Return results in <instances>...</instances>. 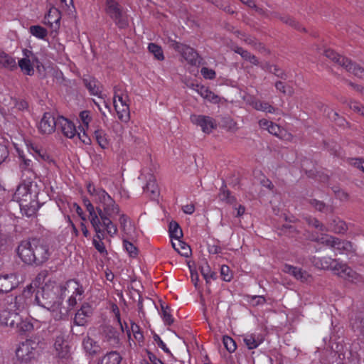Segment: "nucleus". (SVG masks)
<instances>
[{"label": "nucleus", "instance_id": "obj_1", "mask_svg": "<svg viewBox=\"0 0 364 364\" xmlns=\"http://www.w3.org/2000/svg\"><path fill=\"white\" fill-rule=\"evenodd\" d=\"M87 189L94 201L99 204V228H105L106 233L111 237L117 233V227L113 222L115 217L120 213V208L115 200L102 188H96L93 184L88 183Z\"/></svg>", "mask_w": 364, "mask_h": 364}, {"label": "nucleus", "instance_id": "obj_2", "mask_svg": "<svg viewBox=\"0 0 364 364\" xmlns=\"http://www.w3.org/2000/svg\"><path fill=\"white\" fill-rule=\"evenodd\" d=\"M63 291V286L49 281L35 295L36 303L50 311L56 320L62 319L68 313V310L62 306Z\"/></svg>", "mask_w": 364, "mask_h": 364}, {"label": "nucleus", "instance_id": "obj_3", "mask_svg": "<svg viewBox=\"0 0 364 364\" xmlns=\"http://www.w3.org/2000/svg\"><path fill=\"white\" fill-rule=\"evenodd\" d=\"M41 279L40 276L37 277L33 283L26 287L21 294L12 299L10 302H8L6 305L9 307V309L14 312L18 313V315H21L27 306V299H29L35 291V287L41 282Z\"/></svg>", "mask_w": 364, "mask_h": 364}, {"label": "nucleus", "instance_id": "obj_4", "mask_svg": "<svg viewBox=\"0 0 364 364\" xmlns=\"http://www.w3.org/2000/svg\"><path fill=\"white\" fill-rule=\"evenodd\" d=\"M105 12L119 28H127L129 21L117 0H105Z\"/></svg>", "mask_w": 364, "mask_h": 364}, {"label": "nucleus", "instance_id": "obj_5", "mask_svg": "<svg viewBox=\"0 0 364 364\" xmlns=\"http://www.w3.org/2000/svg\"><path fill=\"white\" fill-rule=\"evenodd\" d=\"M129 97L127 93L118 87H114V107L119 119L127 122L130 118Z\"/></svg>", "mask_w": 364, "mask_h": 364}, {"label": "nucleus", "instance_id": "obj_6", "mask_svg": "<svg viewBox=\"0 0 364 364\" xmlns=\"http://www.w3.org/2000/svg\"><path fill=\"white\" fill-rule=\"evenodd\" d=\"M16 356L23 362H29L35 359L39 353L38 343L33 340H26L16 349Z\"/></svg>", "mask_w": 364, "mask_h": 364}, {"label": "nucleus", "instance_id": "obj_7", "mask_svg": "<svg viewBox=\"0 0 364 364\" xmlns=\"http://www.w3.org/2000/svg\"><path fill=\"white\" fill-rule=\"evenodd\" d=\"M63 295H65L66 291L72 294L68 301L70 308L74 307L77 301L82 299L84 292L82 287L76 280H70L66 282L65 286H63Z\"/></svg>", "mask_w": 364, "mask_h": 364}, {"label": "nucleus", "instance_id": "obj_8", "mask_svg": "<svg viewBox=\"0 0 364 364\" xmlns=\"http://www.w3.org/2000/svg\"><path fill=\"white\" fill-rule=\"evenodd\" d=\"M38 63V60L36 55L30 50L24 49L23 50V58H21L18 65L21 70L27 75H33L34 73L33 67Z\"/></svg>", "mask_w": 364, "mask_h": 364}, {"label": "nucleus", "instance_id": "obj_9", "mask_svg": "<svg viewBox=\"0 0 364 364\" xmlns=\"http://www.w3.org/2000/svg\"><path fill=\"white\" fill-rule=\"evenodd\" d=\"M31 198V193L28 186L25 183L19 185L14 195V200L19 203L22 213L27 216H31L33 213V210L32 213H29L25 209L26 204H24V203L28 202Z\"/></svg>", "mask_w": 364, "mask_h": 364}, {"label": "nucleus", "instance_id": "obj_10", "mask_svg": "<svg viewBox=\"0 0 364 364\" xmlns=\"http://www.w3.org/2000/svg\"><path fill=\"white\" fill-rule=\"evenodd\" d=\"M17 254L23 262L27 264H34V250L33 239L22 241L17 248Z\"/></svg>", "mask_w": 364, "mask_h": 364}, {"label": "nucleus", "instance_id": "obj_11", "mask_svg": "<svg viewBox=\"0 0 364 364\" xmlns=\"http://www.w3.org/2000/svg\"><path fill=\"white\" fill-rule=\"evenodd\" d=\"M318 240L323 244L331 246L339 254L350 252L352 250V244L350 242L341 241L330 235L322 236Z\"/></svg>", "mask_w": 364, "mask_h": 364}, {"label": "nucleus", "instance_id": "obj_12", "mask_svg": "<svg viewBox=\"0 0 364 364\" xmlns=\"http://www.w3.org/2000/svg\"><path fill=\"white\" fill-rule=\"evenodd\" d=\"M333 272L338 277L352 283L361 282V277L346 264L338 262L336 266L334 267Z\"/></svg>", "mask_w": 364, "mask_h": 364}, {"label": "nucleus", "instance_id": "obj_13", "mask_svg": "<svg viewBox=\"0 0 364 364\" xmlns=\"http://www.w3.org/2000/svg\"><path fill=\"white\" fill-rule=\"evenodd\" d=\"M34 250V264H41L46 262L50 256L48 246L39 239H33Z\"/></svg>", "mask_w": 364, "mask_h": 364}, {"label": "nucleus", "instance_id": "obj_14", "mask_svg": "<svg viewBox=\"0 0 364 364\" xmlns=\"http://www.w3.org/2000/svg\"><path fill=\"white\" fill-rule=\"evenodd\" d=\"M58 126V117L56 119L50 112H46L43 115L38 125V131L43 134H50L54 132Z\"/></svg>", "mask_w": 364, "mask_h": 364}, {"label": "nucleus", "instance_id": "obj_15", "mask_svg": "<svg viewBox=\"0 0 364 364\" xmlns=\"http://www.w3.org/2000/svg\"><path fill=\"white\" fill-rule=\"evenodd\" d=\"M190 119L193 124L199 126L202 131L207 134L216 128L215 120L209 116L191 114Z\"/></svg>", "mask_w": 364, "mask_h": 364}, {"label": "nucleus", "instance_id": "obj_16", "mask_svg": "<svg viewBox=\"0 0 364 364\" xmlns=\"http://www.w3.org/2000/svg\"><path fill=\"white\" fill-rule=\"evenodd\" d=\"M102 341L112 348H118L120 346V333L110 326H106L102 330Z\"/></svg>", "mask_w": 364, "mask_h": 364}, {"label": "nucleus", "instance_id": "obj_17", "mask_svg": "<svg viewBox=\"0 0 364 364\" xmlns=\"http://www.w3.org/2000/svg\"><path fill=\"white\" fill-rule=\"evenodd\" d=\"M19 321L18 313L9 309L6 305L0 306V326L13 328L14 323Z\"/></svg>", "mask_w": 364, "mask_h": 364}, {"label": "nucleus", "instance_id": "obj_18", "mask_svg": "<svg viewBox=\"0 0 364 364\" xmlns=\"http://www.w3.org/2000/svg\"><path fill=\"white\" fill-rule=\"evenodd\" d=\"M18 284L16 274L0 275V293H6L14 289Z\"/></svg>", "mask_w": 364, "mask_h": 364}, {"label": "nucleus", "instance_id": "obj_19", "mask_svg": "<svg viewBox=\"0 0 364 364\" xmlns=\"http://www.w3.org/2000/svg\"><path fill=\"white\" fill-rule=\"evenodd\" d=\"M323 54L325 56L337 65L343 67L347 71H350L353 67V63L348 58H344L335 53L333 50L326 49L324 50Z\"/></svg>", "mask_w": 364, "mask_h": 364}, {"label": "nucleus", "instance_id": "obj_20", "mask_svg": "<svg viewBox=\"0 0 364 364\" xmlns=\"http://www.w3.org/2000/svg\"><path fill=\"white\" fill-rule=\"evenodd\" d=\"M87 211L89 213V220L90 222L97 234V236L100 239L102 238V230L99 228L100 225L99 220V213L97 210V207L95 208L94 205L92 203H87V206L86 207Z\"/></svg>", "mask_w": 364, "mask_h": 364}, {"label": "nucleus", "instance_id": "obj_21", "mask_svg": "<svg viewBox=\"0 0 364 364\" xmlns=\"http://www.w3.org/2000/svg\"><path fill=\"white\" fill-rule=\"evenodd\" d=\"M176 48L188 63L196 65L198 62V55L193 48L178 43L176 44Z\"/></svg>", "mask_w": 364, "mask_h": 364}, {"label": "nucleus", "instance_id": "obj_22", "mask_svg": "<svg viewBox=\"0 0 364 364\" xmlns=\"http://www.w3.org/2000/svg\"><path fill=\"white\" fill-rule=\"evenodd\" d=\"M93 309L88 304H84L80 309L75 314L74 323L77 326H84L87 322L89 317L92 316Z\"/></svg>", "mask_w": 364, "mask_h": 364}, {"label": "nucleus", "instance_id": "obj_23", "mask_svg": "<svg viewBox=\"0 0 364 364\" xmlns=\"http://www.w3.org/2000/svg\"><path fill=\"white\" fill-rule=\"evenodd\" d=\"M58 126L66 137L73 139L76 136L77 131L75 126L68 119L63 117H58Z\"/></svg>", "mask_w": 364, "mask_h": 364}, {"label": "nucleus", "instance_id": "obj_24", "mask_svg": "<svg viewBox=\"0 0 364 364\" xmlns=\"http://www.w3.org/2000/svg\"><path fill=\"white\" fill-rule=\"evenodd\" d=\"M56 355L60 358H66L69 355L70 350L67 342L61 336H57L54 343Z\"/></svg>", "mask_w": 364, "mask_h": 364}, {"label": "nucleus", "instance_id": "obj_25", "mask_svg": "<svg viewBox=\"0 0 364 364\" xmlns=\"http://www.w3.org/2000/svg\"><path fill=\"white\" fill-rule=\"evenodd\" d=\"M0 68L14 70L17 68V63L14 57L0 50Z\"/></svg>", "mask_w": 364, "mask_h": 364}, {"label": "nucleus", "instance_id": "obj_26", "mask_svg": "<svg viewBox=\"0 0 364 364\" xmlns=\"http://www.w3.org/2000/svg\"><path fill=\"white\" fill-rule=\"evenodd\" d=\"M283 271L285 273L292 275L296 279H299L301 282L306 281L309 277V274L301 268L294 267L290 264H285L283 267Z\"/></svg>", "mask_w": 364, "mask_h": 364}, {"label": "nucleus", "instance_id": "obj_27", "mask_svg": "<svg viewBox=\"0 0 364 364\" xmlns=\"http://www.w3.org/2000/svg\"><path fill=\"white\" fill-rule=\"evenodd\" d=\"M13 329L20 334L31 331L33 328V325L28 318H23L21 315H19V321L15 322Z\"/></svg>", "mask_w": 364, "mask_h": 364}, {"label": "nucleus", "instance_id": "obj_28", "mask_svg": "<svg viewBox=\"0 0 364 364\" xmlns=\"http://www.w3.org/2000/svg\"><path fill=\"white\" fill-rule=\"evenodd\" d=\"M83 83L90 95L102 98L100 83L95 78L91 77H85L83 78Z\"/></svg>", "mask_w": 364, "mask_h": 364}, {"label": "nucleus", "instance_id": "obj_29", "mask_svg": "<svg viewBox=\"0 0 364 364\" xmlns=\"http://www.w3.org/2000/svg\"><path fill=\"white\" fill-rule=\"evenodd\" d=\"M144 191L152 199H155L158 197L159 194V190L156 183V178L154 176H150L146 182V186L144 187Z\"/></svg>", "mask_w": 364, "mask_h": 364}, {"label": "nucleus", "instance_id": "obj_30", "mask_svg": "<svg viewBox=\"0 0 364 364\" xmlns=\"http://www.w3.org/2000/svg\"><path fill=\"white\" fill-rule=\"evenodd\" d=\"M173 249L181 256L188 257L191 254V250L189 245L181 240V239L172 241Z\"/></svg>", "mask_w": 364, "mask_h": 364}, {"label": "nucleus", "instance_id": "obj_31", "mask_svg": "<svg viewBox=\"0 0 364 364\" xmlns=\"http://www.w3.org/2000/svg\"><path fill=\"white\" fill-rule=\"evenodd\" d=\"M328 231L335 233H344L348 228L346 223L338 218L333 219L327 227Z\"/></svg>", "mask_w": 364, "mask_h": 364}, {"label": "nucleus", "instance_id": "obj_32", "mask_svg": "<svg viewBox=\"0 0 364 364\" xmlns=\"http://www.w3.org/2000/svg\"><path fill=\"white\" fill-rule=\"evenodd\" d=\"M338 262L331 257H323L315 261V265L320 269H331L333 272L334 267Z\"/></svg>", "mask_w": 364, "mask_h": 364}, {"label": "nucleus", "instance_id": "obj_33", "mask_svg": "<svg viewBox=\"0 0 364 364\" xmlns=\"http://www.w3.org/2000/svg\"><path fill=\"white\" fill-rule=\"evenodd\" d=\"M122 357L117 351H112L105 355L99 364H119Z\"/></svg>", "mask_w": 364, "mask_h": 364}, {"label": "nucleus", "instance_id": "obj_34", "mask_svg": "<svg viewBox=\"0 0 364 364\" xmlns=\"http://www.w3.org/2000/svg\"><path fill=\"white\" fill-rule=\"evenodd\" d=\"M244 343L248 349L252 350L257 348L262 342V338L255 334H248L244 337Z\"/></svg>", "mask_w": 364, "mask_h": 364}, {"label": "nucleus", "instance_id": "obj_35", "mask_svg": "<svg viewBox=\"0 0 364 364\" xmlns=\"http://www.w3.org/2000/svg\"><path fill=\"white\" fill-rule=\"evenodd\" d=\"M243 4H246L250 8L254 9L259 14L264 16V17L269 18L270 16H273L274 17H277V14L276 13H272L268 11H266L262 8L257 6L254 0H240Z\"/></svg>", "mask_w": 364, "mask_h": 364}, {"label": "nucleus", "instance_id": "obj_36", "mask_svg": "<svg viewBox=\"0 0 364 364\" xmlns=\"http://www.w3.org/2000/svg\"><path fill=\"white\" fill-rule=\"evenodd\" d=\"M84 349L89 354H95L99 350V346L97 343L91 338L86 337L83 340Z\"/></svg>", "mask_w": 364, "mask_h": 364}, {"label": "nucleus", "instance_id": "obj_37", "mask_svg": "<svg viewBox=\"0 0 364 364\" xmlns=\"http://www.w3.org/2000/svg\"><path fill=\"white\" fill-rule=\"evenodd\" d=\"M30 33L36 38L44 40L48 36V31L43 26L35 25L29 28Z\"/></svg>", "mask_w": 364, "mask_h": 364}, {"label": "nucleus", "instance_id": "obj_38", "mask_svg": "<svg viewBox=\"0 0 364 364\" xmlns=\"http://www.w3.org/2000/svg\"><path fill=\"white\" fill-rule=\"evenodd\" d=\"M80 128L82 129H89V124L91 122L92 118L89 111L85 110L80 112Z\"/></svg>", "mask_w": 364, "mask_h": 364}, {"label": "nucleus", "instance_id": "obj_39", "mask_svg": "<svg viewBox=\"0 0 364 364\" xmlns=\"http://www.w3.org/2000/svg\"><path fill=\"white\" fill-rule=\"evenodd\" d=\"M169 235L174 240L181 239L183 237V232L176 222H171L169 224Z\"/></svg>", "mask_w": 364, "mask_h": 364}, {"label": "nucleus", "instance_id": "obj_40", "mask_svg": "<svg viewBox=\"0 0 364 364\" xmlns=\"http://www.w3.org/2000/svg\"><path fill=\"white\" fill-rule=\"evenodd\" d=\"M252 106L257 110L267 112L269 113H274L276 111V109L269 103L259 100L253 102Z\"/></svg>", "mask_w": 364, "mask_h": 364}, {"label": "nucleus", "instance_id": "obj_41", "mask_svg": "<svg viewBox=\"0 0 364 364\" xmlns=\"http://www.w3.org/2000/svg\"><path fill=\"white\" fill-rule=\"evenodd\" d=\"M94 134L97 143L102 149L108 146L109 142L103 130L97 129L94 132Z\"/></svg>", "mask_w": 364, "mask_h": 364}, {"label": "nucleus", "instance_id": "obj_42", "mask_svg": "<svg viewBox=\"0 0 364 364\" xmlns=\"http://www.w3.org/2000/svg\"><path fill=\"white\" fill-rule=\"evenodd\" d=\"M148 49L158 60H163L164 59L163 50L161 46L151 43L149 44Z\"/></svg>", "mask_w": 364, "mask_h": 364}, {"label": "nucleus", "instance_id": "obj_43", "mask_svg": "<svg viewBox=\"0 0 364 364\" xmlns=\"http://www.w3.org/2000/svg\"><path fill=\"white\" fill-rule=\"evenodd\" d=\"M101 230H102V236L103 237L102 238H99L97 236V234L95 233V237L96 238H94L93 239V241H92V243H93V245L95 246V247L96 248V250L100 252V253H104V252H106V249H105V246L102 242V240L105 239V233H106V231L105 230V228H101Z\"/></svg>", "mask_w": 364, "mask_h": 364}, {"label": "nucleus", "instance_id": "obj_44", "mask_svg": "<svg viewBox=\"0 0 364 364\" xmlns=\"http://www.w3.org/2000/svg\"><path fill=\"white\" fill-rule=\"evenodd\" d=\"M200 273L207 282H209V279H214L215 276V273L211 271L210 266L206 262L200 266Z\"/></svg>", "mask_w": 364, "mask_h": 364}, {"label": "nucleus", "instance_id": "obj_45", "mask_svg": "<svg viewBox=\"0 0 364 364\" xmlns=\"http://www.w3.org/2000/svg\"><path fill=\"white\" fill-rule=\"evenodd\" d=\"M218 197L220 200L227 203H232L235 200V198L230 195V191L226 189L225 186L220 188Z\"/></svg>", "mask_w": 364, "mask_h": 364}, {"label": "nucleus", "instance_id": "obj_46", "mask_svg": "<svg viewBox=\"0 0 364 364\" xmlns=\"http://www.w3.org/2000/svg\"><path fill=\"white\" fill-rule=\"evenodd\" d=\"M223 343L227 350L229 351L230 353L234 352L237 348V346L235 341L228 336H223Z\"/></svg>", "mask_w": 364, "mask_h": 364}, {"label": "nucleus", "instance_id": "obj_47", "mask_svg": "<svg viewBox=\"0 0 364 364\" xmlns=\"http://www.w3.org/2000/svg\"><path fill=\"white\" fill-rule=\"evenodd\" d=\"M241 40L245 41L247 44L251 45L255 48H263V46L261 43H257L256 39L250 36H248L245 33H241V36L240 37Z\"/></svg>", "mask_w": 364, "mask_h": 364}, {"label": "nucleus", "instance_id": "obj_48", "mask_svg": "<svg viewBox=\"0 0 364 364\" xmlns=\"http://www.w3.org/2000/svg\"><path fill=\"white\" fill-rule=\"evenodd\" d=\"M220 275L225 282H230L233 277L232 272L227 265H222L220 267Z\"/></svg>", "mask_w": 364, "mask_h": 364}, {"label": "nucleus", "instance_id": "obj_49", "mask_svg": "<svg viewBox=\"0 0 364 364\" xmlns=\"http://www.w3.org/2000/svg\"><path fill=\"white\" fill-rule=\"evenodd\" d=\"M306 222L309 225L318 229L320 231H328V229L323 224L320 223L316 218H307Z\"/></svg>", "mask_w": 364, "mask_h": 364}, {"label": "nucleus", "instance_id": "obj_50", "mask_svg": "<svg viewBox=\"0 0 364 364\" xmlns=\"http://www.w3.org/2000/svg\"><path fill=\"white\" fill-rule=\"evenodd\" d=\"M161 316L166 324L171 325V323H173V318L168 307H164V306H161Z\"/></svg>", "mask_w": 364, "mask_h": 364}, {"label": "nucleus", "instance_id": "obj_51", "mask_svg": "<svg viewBox=\"0 0 364 364\" xmlns=\"http://www.w3.org/2000/svg\"><path fill=\"white\" fill-rule=\"evenodd\" d=\"M123 245L124 249L131 257H136L137 255V249L132 242L124 240Z\"/></svg>", "mask_w": 364, "mask_h": 364}, {"label": "nucleus", "instance_id": "obj_52", "mask_svg": "<svg viewBox=\"0 0 364 364\" xmlns=\"http://www.w3.org/2000/svg\"><path fill=\"white\" fill-rule=\"evenodd\" d=\"M275 87L277 90L287 95H292L293 90L291 87L285 85V84L281 81H278L275 83Z\"/></svg>", "mask_w": 364, "mask_h": 364}, {"label": "nucleus", "instance_id": "obj_53", "mask_svg": "<svg viewBox=\"0 0 364 364\" xmlns=\"http://www.w3.org/2000/svg\"><path fill=\"white\" fill-rule=\"evenodd\" d=\"M36 159H40L43 161H49L50 156L46 151L43 149H38V147L33 148Z\"/></svg>", "mask_w": 364, "mask_h": 364}, {"label": "nucleus", "instance_id": "obj_54", "mask_svg": "<svg viewBox=\"0 0 364 364\" xmlns=\"http://www.w3.org/2000/svg\"><path fill=\"white\" fill-rule=\"evenodd\" d=\"M270 134L275 135L279 137H282V132L284 130H282L279 126L274 123H272L270 127H269V129L267 130Z\"/></svg>", "mask_w": 364, "mask_h": 364}, {"label": "nucleus", "instance_id": "obj_55", "mask_svg": "<svg viewBox=\"0 0 364 364\" xmlns=\"http://www.w3.org/2000/svg\"><path fill=\"white\" fill-rule=\"evenodd\" d=\"M241 57L243 59L250 62L251 63H252L254 65H258L259 64L258 59L254 55H252L247 50H245L242 53H241Z\"/></svg>", "mask_w": 364, "mask_h": 364}, {"label": "nucleus", "instance_id": "obj_56", "mask_svg": "<svg viewBox=\"0 0 364 364\" xmlns=\"http://www.w3.org/2000/svg\"><path fill=\"white\" fill-rule=\"evenodd\" d=\"M200 73L205 79L212 80L215 77V72L213 69L203 67L201 68Z\"/></svg>", "mask_w": 364, "mask_h": 364}, {"label": "nucleus", "instance_id": "obj_57", "mask_svg": "<svg viewBox=\"0 0 364 364\" xmlns=\"http://www.w3.org/2000/svg\"><path fill=\"white\" fill-rule=\"evenodd\" d=\"M269 72L274 73L276 76L282 79L287 78V74L277 65H271L269 67Z\"/></svg>", "mask_w": 364, "mask_h": 364}, {"label": "nucleus", "instance_id": "obj_58", "mask_svg": "<svg viewBox=\"0 0 364 364\" xmlns=\"http://www.w3.org/2000/svg\"><path fill=\"white\" fill-rule=\"evenodd\" d=\"M349 72L352 73L353 75H355L358 77L364 78V68H363L362 67H360L358 65H354L353 63L352 69Z\"/></svg>", "mask_w": 364, "mask_h": 364}, {"label": "nucleus", "instance_id": "obj_59", "mask_svg": "<svg viewBox=\"0 0 364 364\" xmlns=\"http://www.w3.org/2000/svg\"><path fill=\"white\" fill-rule=\"evenodd\" d=\"M193 90L198 93L203 98L207 97L208 92L210 90H208L207 87L200 85H193Z\"/></svg>", "mask_w": 364, "mask_h": 364}, {"label": "nucleus", "instance_id": "obj_60", "mask_svg": "<svg viewBox=\"0 0 364 364\" xmlns=\"http://www.w3.org/2000/svg\"><path fill=\"white\" fill-rule=\"evenodd\" d=\"M86 130L87 129H82V132H77L76 136L84 144H88L90 142V139L86 134Z\"/></svg>", "mask_w": 364, "mask_h": 364}, {"label": "nucleus", "instance_id": "obj_61", "mask_svg": "<svg viewBox=\"0 0 364 364\" xmlns=\"http://www.w3.org/2000/svg\"><path fill=\"white\" fill-rule=\"evenodd\" d=\"M310 204L312 207H314L315 209L319 210V211H323L326 208L325 204L316 199H311L310 200Z\"/></svg>", "mask_w": 364, "mask_h": 364}, {"label": "nucleus", "instance_id": "obj_62", "mask_svg": "<svg viewBox=\"0 0 364 364\" xmlns=\"http://www.w3.org/2000/svg\"><path fill=\"white\" fill-rule=\"evenodd\" d=\"M9 156V151L7 147L4 144L0 143V164L4 161V160Z\"/></svg>", "mask_w": 364, "mask_h": 364}, {"label": "nucleus", "instance_id": "obj_63", "mask_svg": "<svg viewBox=\"0 0 364 364\" xmlns=\"http://www.w3.org/2000/svg\"><path fill=\"white\" fill-rule=\"evenodd\" d=\"M117 215H119V220L121 228L122 229V230L124 232H126L127 227V223H128V218H127V216L126 215H124V213H122L121 212Z\"/></svg>", "mask_w": 364, "mask_h": 364}, {"label": "nucleus", "instance_id": "obj_64", "mask_svg": "<svg viewBox=\"0 0 364 364\" xmlns=\"http://www.w3.org/2000/svg\"><path fill=\"white\" fill-rule=\"evenodd\" d=\"M333 191L336 197L341 200H346L348 198V193L338 188H335Z\"/></svg>", "mask_w": 364, "mask_h": 364}]
</instances>
